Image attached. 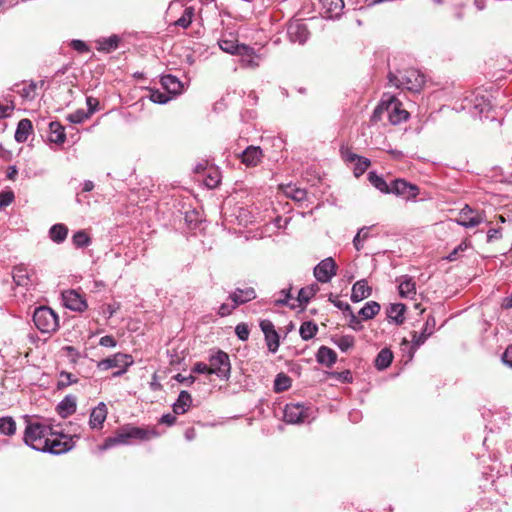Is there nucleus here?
Wrapping results in <instances>:
<instances>
[{"mask_svg":"<svg viewBox=\"0 0 512 512\" xmlns=\"http://www.w3.org/2000/svg\"><path fill=\"white\" fill-rule=\"evenodd\" d=\"M383 112H387L389 121L393 124H399L408 118V112L402 108L401 102L392 95L384 94L380 104L375 108L373 113V119H381Z\"/></svg>","mask_w":512,"mask_h":512,"instance_id":"f257e3e1","label":"nucleus"},{"mask_svg":"<svg viewBox=\"0 0 512 512\" xmlns=\"http://www.w3.org/2000/svg\"><path fill=\"white\" fill-rule=\"evenodd\" d=\"M52 428L39 422H29L25 428L23 440L36 451H44Z\"/></svg>","mask_w":512,"mask_h":512,"instance_id":"f03ea898","label":"nucleus"},{"mask_svg":"<svg viewBox=\"0 0 512 512\" xmlns=\"http://www.w3.org/2000/svg\"><path fill=\"white\" fill-rule=\"evenodd\" d=\"M33 322L41 333L51 334L59 328L58 315L47 306H40L34 310Z\"/></svg>","mask_w":512,"mask_h":512,"instance_id":"7ed1b4c3","label":"nucleus"},{"mask_svg":"<svg viewBox=\"0 0 512 512\" xmlns=\"http://www.w3.org/2000/svg\"><path fill=\"white\" fill-rule=\"evenodd\" d=\"M388 78L389 82L397 88H403L413 92H419L425 83L424 75L415 69L406 70L400 79L392 73L389 74Z\"/></svg>","mask_w":512,"mask_h":512,"instance_id":"20e7f679","label":"nucleus"},{"mask_svg":"<svg viewBox=\"0 0 512 512\" xmlns=\"http://www.w3.org/2000/svg\"><path fill=\"white\" fill-rule=\"evenodd\" d=\"M315 419L311 408L300 403H289L284 408V421L289 424L309 423Z\"/></svg>","mask_w":512,"mask_h":512,"instance_id":"39448f33","label":"nucleus"},{"mask_svg":"<svg viewBox=\"0 0 512 512\" xmlns=\"http://www.w3.org/2000/svg\"><path fill=\"white\" fill-rule=\"evenodd\" d=\"M209 369L212 374H215L220 379L228 380L231 374L229 355L222 350L212 353L209 356Z\"/></svg>","mask_w":512,"mask_h":512,"instance_id":"423d86ee","label":"nucleus"},{"mask_svg":"<svg viewBox=\"0 0 512 512\" xmlns=\"http://www.w3.org/2000/svg\"><path fill=\"white\" fill-rule=\"evenodd\" d=\"M133 363L134 360L131 355L125 353H116L111 357H107L99 361L97 367L102 371H106L111 368H121L119 371L114 373V376H121Z\"/></svg>","mask_w":512,"mask_h":512,"instance_id":"0eeeda50","label":"nucleus"},{"mask_svg":"<svg viewBox=\"0 0 512 512\" xmlns=\"http://www.w3.org/2000/svg\"><path fill=\"white\" fill-rule=\"evenodd\" d=\"M405 200H412L419 194V188L404 179H396L391 183V192Z\"/></svg>","mask_w":512,"mask_h":512,"instance_id":"6e6552de","label":"nucleus"},{"mask_svg":"<svg viewBox=\"0 0 512 512\" xmlns=\"http://www.w3.org/2000/svg\"><path fill=\"white\" fill-rule=\"evenodd\" d=\"M484 219L485 218L483 213L474 211L468 205H466L460 210L456 222L465 228H473L481 224Z\"/></svg>","mask_w":512,"mask_h":512,"instance_id":"1a4fd4ad","label":"nucleus"},{"mask_svg":"<svg viewBox=\"0 0 512 512\" xmlns=\"http://www.w3.org/2000/svg\"><path fill=\"white\" fill-rule=\"evenodd\" d=\"M51 437H48L47 447L43 452H48L51 454L59 455L69 451L72 447L71 439L61 434L60 436L53 435L51 433Z\"/></svg>","mask_w":512,"mask_h":512,"instance_id":"9d476101","label":"nucleus"},{"mask_svg":"<svg viewBox=\"0 0 512 512\" xmlns=\"http://www.w3.org/2000/svg\"><path fill=\"white\" fill-rule=\"evenodd\" d=\"M62 297L64 305L70 310L82 312L87 309L85 299L75 290L63 292Z\"/></svg>","mask_w":512,"mask_h":512,"instance_id":"9b49d317","label":"nucleus"},{"mask_svg":"<svg viewBox=\"0 0 512 512\" xmlns=\"http://www.w3.org/2000/svg\"><path fill=\"white\" fill-rule=\"evenodd\" d=\"M240 56V63L245 68H256L260 63V56L256 54L252 47L242 44L240 52L237 54Z\"/></svg>","mask_w":512,"mask_h":512,"instance_id":"f8f14e48","label":"nucleus"},{"mask_svg":"<svg viewBox=\"0 0 512 512\" xmlns=\"http://www.w3.org/2000/svg\"><path fill=\"white\" fill-rule=\"evenodd\" d=\"M344 9L343 0H322V18H338Z\"/></svg>","mask_w":512,"mask_h":512,"instance_id":"ddd939ff","label":"nucleus"},{"mask_svg":"<svg viewBox=\"0 0 512 512\" xmlns=\"http://www.w3.org/2000/svg\"><path fill=\"white\" fill-rule=\"evenodd\" d=\"M34 273H31L24 264L17 265L13 268L12 277L18 286L28 287L33 285Z\"/></svg>","mask_w":512,"mask_h":512,"instance_id":"4468645a","label":"nucleus"},{"mask_svg":"<svg viewBox=\"0 0 512 512\" xmlns=\"http://www.w3.org/2000/svg\"><path fill=\"white\" fill-rule=\"evenodd\" d=\"M256 298V292L253 287L236 288L234 292L229 295V299L239 306L245 304Z\"/></svg>","mask_w":512,"mask_h":512,"instance_id":"2eb2a0df","label":"nucleus"},{"mask_svg":"<svg viewBox=\"0 0 512 512\" xmlns=\"http://www.w3.org/2000/svg\"><path fill=\"white\" fill-rule=\"evenodd\" d=\"M288 35L293 42L305 43L309 37V32L305 24L298 21L288 26Z\"/></svg>","mask_w":512,"mask_h":512,"instance_id":"dca6fc26","label":"nucleus"},{"mask_svg":"<svg viewBox=\"0 0 512 512\" xmlns=\"http://www.w3.org/2000/svg\"><path fill=\"white\" fill-rule=\"evenodd\" d=\"M107 417V407L101 402L95 407L91 413L89 418V426L91 429H101L103 423L105 422Z\"/></svg>","mask_w":512,"mask_h":512,"instance_id":"f3484780","label":"nucleus"},{"mask_svg":"<svg viewBox=\"0 0 512 512\" xmlns=\"http://www.w3.org/2000/svg\"><path fill=\"white\" fill-rule=\"evenodd\" d=\"M131 439L128 426L121 429L115 436L108 437L100 446L101 450H108L116 445L128 444Z\"/></svg>","mask_w":512,"mask_h":512,"instance_id":"a211bd4d","label":"nucleus"},{"mask_svg":"<svg viewBox=\"0 0 512 512\" xmlns=\"http://www.w3.org/2000/svg\"><path fill=\"white\" fill-rule=\"evenodd\" d=\"M262 150L259 146H249L241 154L242 163L246 166H257L262 158Z\"/></svg>","mask_w":512,"mask_h":512,"instance_id":"6ab92c4d","label":"nucleus"},{"mask_svg":"<svg viewBox=\"0 0 512 512\" xmlns=\"http://www.w3.org/2000/svg\"><path fill=\"white\" fill-rule=\"evenodd\" d=\"M399 294L403 298H413L416 295V283L407 275L397 279Z\"/></svg>","mask_w":512,"mask_h":512,"instance_id":"aec40b11","label":"nucleus"},{"mask_svg":"<svg viewBox=\"0 0 512 512\" xmlns=\"http://www.w3.org/2000/svg\"><path fill=\"white\" fill-rule=\"evenodd\" d=\"M372 289L366 280L357 281L351 291V300L353 302H360L371 295Z\"/></svg>","mask_w":512,"mask_h":512,"instance_id":"412c9836","label":"nucleus"},{"mask_svg":"<svg viewBox=\"0 0 512 512\" xmlns=\"http://www.w3.org/2000/svg\"><path fill=\"white\" fill-rule=\"evenodd\" d=\"M192 405L190 393L183 390L179 393L177 400L172 405L174 414L182 415L186 413Z\"/></svg>","mask_w":512,"mask_h":512,"instance_id":"4be33fe9","label":"nucleus"},{"mask_svg":"<svg viewBox=\"0 0 512 512\" xmlns=\"http://www.w3.org/2000/svg\"><path fill=\"white\" fill-rule=\"evenodd\" d=\"M57 413L62 417L66 418L72 415L76 411V397L73 395H67L61 400L57 407Z\"/></svg>","mask_w":512,"mask_h":512,"instance_id":"5701e85b","label":"nucleus"},{"mask_svg":"<svg viewBox=\"0 0 512 512\" xmlns=\"http://www.w3.org/2000/svg\"><path fill=\"white\" fill-rule=\"evenodd\" d=\"M49 141L55 144H63L66 140L64 127L57 121L49 123Z\"/></svg>","mask_w":512,"mask_h":512,"instance_id":"b1692460","label":"nucleus"},{"mask_svg":"<svg viewBox=\"0 0 512 512\" xmlns=\"http://www.w3.org/2000/svg\"><path fill=\"white\" fill-rule=\"evenodd\" d=\"M32 122L25 118V119H21L19 122H18V125H17V128H16V131H15V140L18 142V143H24L28 140V137L29 135L31 134L32 132Z\"/></svg>","mask_w":512,"mask_h":512,"instance_id":"393cba45","label":"nucleus"},{"mask_svg":"<svg viewBox=\"0 0 512 512\" xmlns=\"http://www.w3.org/2000/svg\"><path fill=\"white\" fill-rule=\"evenodd\" d=\"M338 265L334 258L327 257L322 259V283L331 281V279L337 274Z\"/></svg>","mask_w":512,"mask_h":512,"instance_id":"a878e982","label":"nucleus"},{"mask_svg":"<svg viewBox=\"0 0 512 512\" xmlns=\"http://www.w3.org/2000/svg\"><path fill=\"white\" fill-rule=\"evenodd\" d=\"M161 85L170 94H178L182 90V83L180 80L171 74H167L161 77Z\"/></svg>","mask_w":512,"mask_h":512,"instance_id":"bb28decb","label":"nucleus"},{"mask_svg":"<svg viewBox=\"0 0 512 512\" xmlns=\"http://www.w3.org/2000/svg\"><path fill=\"white\" fill-rule=\"evenodd\" d=\"M128 429L131 439L149 440L159 436V433L155 429H145L134 426H128Z\"/></svg>","mask_w":512,"mask_h":512,"instance_id":"cd10ccee","label":"nucleus"},{"mask_svg":"<svg viewBox=\"0 0 512 512\" xmlns=\"http://www.w3.org/2000/svg\"><path fill=\"white\" fill-rule=\"evenodd\" d=\"M68 227L62 223L54 224L49 229L50 239L57 244L64 242L68 235Z\"/></svg>","mask_w":512,"mask_h":512,"instance_id":"c85d7f7f","label":"nucleus"},{"mask_svg":"<svg viewBox=\"0 0 512 512\" xmlns=\"http://www.w3.org/2000/svg\"><path fill=\"white\" fill-rule=\"evenodd\" d=\"M316 289H318L317 285H311L307 287H303L299 290L297 298H295L296 308L303 307L306 305L309 300L314 296Z\"/></svg>","mask_w":512,"mask_h":512,"instance_id":"c756f323","label":"nucleus"},{"mask_svg":"<svg viewBox=\"0 0 512 512\" xmlns=\"http://www.w3.org/2000/svg\"><path fill=\"white\" fill-rule=\"evenodd\" d=\"M405 305L401 303L391 304L387 309V317L397 324H401L404 321Z\"/></svg>","mask_w":512,"mask_h":512,"instance_id":"7c9ffc66","label":"nucleus"},{"mask_svg":"<svg viewBox=\"0 0 512 512\" xmlns=\"http://www.w3.org/2000/svg\"><path fill=\"white\" fill-rule=\"evenodd\" d=\"M392 360H393L392 352L389 349L384 348L378 353V355L375 359V366L379 370L386 369L387 367L390 366Z\"/></svg>","mask_w":512,"mask_h":512,"instance_id":"2f4dec72","label":"nucleus"},{"mask_svg":"<svg viewBox=\"0 0 512 512\" xmlns=\"http://www.w3.org/2000/svg\"><path fill=\"white\" fill-rule=\"evenodd\" d=\"M291 385V378L285 373L281 372L276 375L273 388L276 393H280L288 390Z\"/></svg>","mask_w":512,"mask_h":512,"instance_id":"473e14b6","label":"nucleus"},{"mask_svg":"<svg viewBox=\"0 0 512 512\" xmlns=\"http://www.w3.org/2000/svg\"><path fill=\"white\" fill-rule=\"evenodd\" d=\"M98 43V50L103 52H111L115 50L118 47L119 44V37L117 35H112L108 38H102L97 41Z\"/></svg>","mask_w":512,"mask_h":512,"instance_id":"72a5a7b5","label":"nucleus"},{"mask_svg":"<svg viewBox=\"0 0 512 512\" xmlns=\"http://www.w3.org/2000/svg\"><path fill=\"white\" fill-rule=\"evenodd\" d=\"M380 311V305L376 301L367 302L359 311L364 320L372 319Z\"/></svg>","mask_w":512,"mask_h":512,"instance_id":"f704fd0d","label":"nucleus"},{"mask_svg":"<svg viewBox=\"0 0 512 512\" xmlns=\"http://www.w3.org/2000/svg\"><path fill=\"white\" fill-rule=\"evenodd\" d=\"M16 432V422L10 416L0 417V433L6 436L14 435Z\"/></svg>","mask_w":512,"mask_h":512,"instance_id":"c9c22d12","label":"nucleus"},{"mask_svg":"<svg viewBox=\"0 0 512 512\" xmlns=\"http://www.w3.org/2000/svg\"><path fill=\"white\" fill-rule=\"evenodd\" d=\"M370 183L377 188L379 191L383 193L391 192V184L388 185L387 182L375 172H370L368 175Z\"/></svg>","mask_w":512,"mask_h":512,"instance_id":"e433bc0d","label":"nucleus"},{"mask_svg":"<svg viewBox=\"0 0 512 512\" xmlns=\"http://www.w3.org/2000/svg\"><path fill=\"white\" fill-rule=\"evenodd\" d=\"M220 49L226 53L237 55L240 52L242 44H238L235 40L220 39L218 41Z\"/></svg>","mask_w":512,"mask_h":512,"instance_id":"4c0bfd02","label":"nucleus"},{"mask_svg":"<svg viewBox=\"0 0 512 512\" xmlns=\"http://www.w3.org/2000/svg\"><path fill=\"white\" fill-rule=\"evenodd\" d=\"M280 295L281 297L274 300L276 306L288 305L291 308H296L295 299L291 296V288L282 289Z\"/></svg>","mask_w":512,"mask_h":512,"instance_id":"58836bf2","label":"nucleus"},{"mask_svg":"<svg viewBox=\"0 0 512 512\" xmlns=\"http://www.w3.org/2000/svg\"><path fill=\"white\" fill-rule=\"evenodd\" d=\"M72 243L76 248H85L91 244V238L84 230H79L73 234Z\"/></svg>","mask_w":512,"mask_h":512,"instance_id":"ea45409f","label":"nucleus"},{"mask_svg":"<svg viewBox=\"0 0 512 512\" xmlns=\"http://www.w3.org/2000/svg\"><path fill=\"white\" fill-rule=\"evenodd\" d=\"M318 331V327L316 324L312 322H304L300 327V335L302 339L309 340L311 339Z\"/></svg>","mask_w":512,"mask_h":512,"instance_id":"a19ab883","label":"nucleus"},{"mask_svg":"<svg viewBox=\"0 0 512 512\" xmlns=\"http://www.w3.org/2000/svg\"><path fill=\"white\" fill-rule=\"evenodd\" d=\"M265 341L269 352L276 353L280 345L279 334L277 331L275 330L272 333L265 335Z\"/></svg>","mask_w":512,"mask_h":512,"instance_id":"79ce46f5","label":"nucleus"},{"mask_svg":"<svg viewBox=\"0 0 512 512\" xmlns=\"http://www.w3.org/2000/svg\"><path fill=\"white\" fill-rule=\"evenodd\" d=\"M336 360V352L328 347L322 346V364L330 367L336 362Z\"/></svg>","mask_w":512,"mask_h":512,"instance_id":"37998d69","label":"nucleus"},{"mask_svg":"<svg viewBox=\"0 0 512 512\" xmlns=\"http://www.w3.org/2000/svg\"><path fill=\"white\" fill-rule=\"evenodd\" d=\"M36 89L37 83L31 81L29 84L24 85L19 93L23 98L33 100L36 97Z\"/></svg>","mask_w":512,"mask_h":512,"instance_id":"c03bdc74","label":"nucleus"},{"mask_svg":"<svg viewBox=\"0 0 512 512\" xmlns=\"http://www.w3.org/2000/svg\"><path fill=\"white\" fill-rule=\"evenodd\" d=\"M369 236V228L363 227L361 228L358 233L355 235L353 239V244L356 250H361L363 247V242L368 238Z\"/></svg>","mask_w":512,"mask_h":512,"instance_id":"a18cd8bd","label":"nucleus"},{"mask_svg":"<svg viewBox=\"0 0 512 512\" xmlns=\"http://www.w3.org/2000/svg\"><path fill=\"white\" fill-rule=\"evenodd\" d=\"M90 117V113H87L83 109H78L75 112L67 116V120L74 124H80Z\"/></svg>","mask_w":512,"mask_h":512,"instance_id":"49530a36","label":"nucleus"},{"mask_svg":"<svg viewBox=\"0 0 512 512\" xmlns=\"http://www.w3.org/2000/svg\"><path fill=\"white\" fill-rule=\"evenodd\" d=\"M353 164H354V174L356 177H359L369 167L370 160L360 156Z\"/></svg>","mask_w":512,"mask_h":512,"instance_id":"de8ad7c7","label":"nucleus"},{"mask_svg":"<svg viewBox=\"0 0 512 512\" xmlns=\"http://www.w3.org/2000/svg\"><path fill=\"white\" fill-rule=\"evenodd\" d=\"M192 16H193V9L186 8L184 10V13L182 14V16L175 22V25L182 27L184 29L189 27L192 22Z\"/></svg>","mask_w":512,"mask_h":512,"instance_id":"09e8293b","label":"nucleus"},{"mask_svg":"<svg viewBox=\"0 0 512 512\" xmlns=\"http://www.w3.org/2000/svg\"><path fill=\"white\" fill-rule=\"evenodd\" d=\"M78 379L75 375L70 372L62 371L60 373V380L58 382V388L67 387L68 385L77 383Z\"/></svg>","mask_w":512,"mask_h":512,"instance_id":"8fccbe9b","label":"nucleus"},{"mask_svg":"<svg viewBox=\"0 0 512 512\" xmlns=\"http://www.w3.org/2000/svg\"><path fill=\"white\" fill-rule=\"evenodd\" d=\"M149 99L156 104H166L170 100V96L159 90H151Z\"/></svg>","mask_w":512,"mask_h":512,"instance_id":"3c124183","label":"nucleus"},{"mask_svg":"<svg viewBox=\"0 0 512 512\" xmlns=\"http://www.w3.org/2000/svg\"><path fill=\"white\" fill-rule=\"evenodd\" d=\"M329 377H334L340 382H350L351 378H352L350 371H344L341 373H330V372L322 373V380L327 379Z\"/></svg>","mask_w":512,"mask_h":512,"instance_id":"603ef678","label":"nucleus"},{"mask_svg":"<svg viewBox=\"0 0 512 512\" xmlns=\"http://www.w3.org/2000/svg\"><path fill=\"white\" fill-rule=\"evenodd\" d=\"M334 342L342 351H347L353 346L354 339L351 336H343L338 338Z\"/></svg>","mask_w":512,"mask_h":512,"instance_id":"864d4df0","label":"nucleus"},{"mask_svg":"<svg viewBox=\"0 0 512 512\" xmlns=\"http://www.w3.org/2000/svg\"><path fill=\"white\" fill-rule=\"evenodd\" d=\"M13 200H14L13 191L9 190V191L0 192V209L11 204Z\"/></svg>","mask_w":512,"mask_h":512,"instance_id":"5fc2aeb1","label":"nucleus"},{"mask_svg":"<svg viewBox=\"0 0 512 512\" xmlns=\"http://www.w3.org/2000/svg\"><path fill=\"white\" fill-rule=\"evenodd\" d=\"M235 333L240 340L245 341L249 337V328L245 323H240L236 326Z\"/></svg>","mask_w":512,"mask_h":512,"instance_id":"6e6d98bb","label":"nucleus"},{"mask_svg":"<svg viewBox=\"0 0 512 512\" xmlns=\"http://www.w3.org/2000/svg\"><path fill=\"white\" fill-rule=\"evenodd\" d=\"M329 301L334 304L340 310L350 311V305L347 302L341 301L338 297H334L332 294L329 296Z\"/></svg>","mask_w":512,"mask_h":512,"instance_id":"4d7b16f0","label":"nucleus"},{"mask_svg":"<svg viewBox=\"0 0 512 512\" xmlns=\"http://www.w3.org/2000/svg\"><path fill=\"white\" fill-rule=\"evenodd\" d=\"M193 373H199V374H212L209 369V365H207L204 362H197L192 367Z\"/></svg>","mask_w":512,"mask_h":512,"instance_id":"13d9d810","label":"nucleus"},{"mask_svg":"<svg viewBox=\"0 0 512 512\" xmlns=\"http://www.w3.org/2000/svg\"><path fill=\"white\" fill-rule=\"evenodd\" d=\"M86 104L88 107L87 113H90V116H91L94 112L97 111L98 106H99V101H98V99H96L92 96H88L86 98Z\"/></svg>","mask_w":512,"mask_h":512,"instance_id":"bf43d9fd","label":"nucleus"},{"mask_svg":"<svg viewBox=\"0 0 512 512\" xmlns=\"http://www.w3.org/2000/svg\"><path fill=\"white\" fill-rule=\"evenodd\" d=\"M259 325L264 336L275 331L273 323L268 319L261 320Z\"/></svg>","mask_w":512,"mask_h":512,"instance_id":"052dcab7","label":"nucleus"},{"mask_svg":"<svg viewBox=\"0 0 512 512\" xmlns=\"http://www.w3.org/2000/svg\"><path fill=\"white\" fill-rule=\"evenodd\" d=\"M237 307V305H235V303H233V305H229V304H226V303H223L219 309H218V314L221 316V317H225V316H228L232 313V311Z\"/></svg>","mask_w":512,"mask_h":512,"instance_id":"680f3d73","label":"nucleus"},{"mask_svg":"<svg viewBox=\"0 0 512 512\" xmlns=\"http://www.w3.org/2000/svg\"><path fill=\"white\" fill-rule=\"evenodd\" d=\"M174 379L180 383L187 385V386L192 385L196 380V378L193 375L184 376L180 373L176 374L174 376Z\"/></svg>","mask_w":512,"mask_h":512,"instance_id":"e2e57ef3","label":"nucleus"},{"mask_svg":"<svg viewBox=\"0 0 512 512\" xmlns=\"http://www.w3.org/2000/svg\"><path fill=\"white\" fill-rule=\"evenodd\" d=\"M99 344L103 347H115L117 342L111 335H106L100 338Z\"/></svg>","mask_w":512,"mask_h":512,"instance_id":"0e129e2a","label":"nucleus"},{"mask_svg":"<svg viewBox=\"0 0 512 512\" xmlns=\"http://www.w3.org/2000/svg\"><path fill=\"white\" fill-rule=\"evenodd\" d=\"M342 157L348 163H354L360 156L352 152L350 149L342 150Z\"/></svg>","mask_w":512,"mask_h":512,"instance_id":"69168bd1","label":"nucleus"},{"mask_svg":"<svg viewBox=\"0 0 512 512\" xmlns=\"http://www.w3.org/2000/svg\"><path fill=\"white\" fill-rule=\"evenodd\" d=\"M71 46L73 49H75L76 51L81 52V53L89 51L87 44L85 42H83L82 40H73L71 42Z\"/></svg>","mask_w":512,"mask_h":512,"instance_id":"338daca9","label":"nucleus"},{"mask_svg":"<svg viewBox=\"0 0 512 512\" xmlns=\"http://www.w3.org/2000/svg\"><path fill=\"white\" fill-rule=\"evenodd\" d=\"M502 359H503L505 364H507L510 367H512V345H509L506 348L505 352L503 353Z\"/></svg>","mask_w":512,"mask_h":512,"instance_id":"774afa93","label":"nucleus"}]
</instances>
